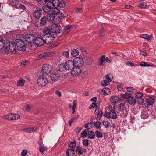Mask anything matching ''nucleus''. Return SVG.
Returning a JSON list of instances; mask_svg holds the SVG:
<instances>
[{
	"label": "nucleus",
	"instance_id": "nucleus-1",
	"mask_svg": "<svg viewBox=\"0 0 156 156\" xmlns=\"http://www.w3.org/2000/svg\"><path fill=\"white\" fill-rule=\"evenodd\" d=\"M65 16L61 14L59 16H55L52 22L53 24L51 26V29H61L62 28L58 23L60 22L61 20L63 19Z\"/></svg>",
	"mask_w": 156,
	"mask_h": 156
},
{
	"label": "nucleus",
	"instance_id": "nucleus-2",
	"mask_svg": "<svg viewBox=\"0 0 156 156\" xmlns=\"http://www.w3.org/2000/svg\"><path fill=\"white\" fill-rule=\"evenodd\" d=\"M15 44L17 50L23 51L25 50L26 46L24 41L21 39H17L15 41Z\"/></svg>",
	"mask_w": 156,
	"mask_h": 156
},
{
	"label": "nucleus",
	"instance_id": "nucleus-3",
	"mask_svg": "<svg viewBox=\"0 0 156 156\" xmlns=\"http://www.w3.org/2000/svg\"><path fill=\"white\" fill-rule=\"evenodd\" d=\"M7 44H8V46L5 47V52L9 51V50L13 53L15 54L16 52V47L15 46V42H8Z\"/></svg>",
	"mask_w": 156,
	"mask_h": 156
},
{
	"label": "nucleus",
	"instance_id": "nucleus-4",
	"mask_svg": "<svg viewBox=\"0 0 156 156\" xmlns=\"http://www.w3.org/2000/svg\"><path fill=\"white\" fill-rule=\"evenodd\" d=\"M61 30H43L44 32H46L47 34L49 36L54 39L57 37V34L60 33Z\"/></svg>",
	"mask_w": 156,
	"mask_h": 156
},
{
	"label": "nucleus",
	"instance_id": "nucleus-5",
	"mask_svg": "<svg viewBox=\"0 0 156 156\" xmlns=\"http://www.w3.org/2000/svg\"><path fill=\"white\" fill-rule=\"evenodd\" d=\"M37 83L40 86H44L48 83L47 78L44 76L43 75H41L37 79Z\"/></svg>",
	"mask_w": 156,
	"mask_h": 156
},
{
	"label": "nucleus",
	"instance_id": "nucleus-6",
	"mask_svg": "<svg viewBox=\"0 0 156 156\" xmlns=\"http://www.w3.org/2000/svg\"><path fill=\"white\" fill-rule=\"evenodd\" d=\"M119 113L121 116L123 117H126L128 113L129 110L126 109L124 105L121 104L119 108Z\"/></svg>",
	"mask_w": 156,
	"mask_h": 156
},
{
	"label": "nucleus",
	"instance_id": "nucleus-7",
	"mask_svg": "<svg viewBox=\"0 0 156 156\" xmlns=\"http://www.w3.org/2000/svg\"><path fill=\"white\" fill-rule=\"evenodd\" d=\"M73 62H74V66L80 67H82L84 64L83 59L79 57L75 58Z\"/></svg>",
	"mask_w": 156,
	"mask_h": 156
},
{
	"label": "nucleus",
	"instance_id": "nucleus-8",
	"mask_svg": "<svg viewBox=\"0 0 156 156\" xmlns=\"http://www.w3.org/2000/svg\"><path fill=\"white\" fill-rule=\"evenodd\" d=\"M42 70L43 74H48L52 70L51 66L48 64H45L42 67Z\"/></svg>",
	"mask_w": 156,
	"mask_h": 156
},
{
	"label": "nucleus",
	"instance_id": "nucleus-9",
	"mask_svg": "<svg viewBox=\"0 0 156 156\" xmlns=\"http://www.w3.org/2000/svg\"><path fill=\"white\" fill-rule=\"evenodd\" d=\"M35 38L34 36L32 34H27L25 37L26 42L30 44H33L34 43Z\"/></svg>",
	"mask_w": 156,
	"mask_h": 156
},
{
	"label": "nucleus",
	"instance_id": "nucleus-10",
	"mask_svg": "<svg viewBox=\"0 0 156 156\" xmlns=\"http://www.w3.org/2000/svg\"><path fill=\"white\" fill-rule=\"evenodd\" d=\"M66 70H72L74 66V62L71 60L66 61L64 64Z\"/></svg>",
	"mask_w": 156,
	"mask_h": 156
},
{
	"label": "nucleus",
	"instance_id": "nucleus-11",
	"mask_svg": "<svg viewBox=\"0 0 156 156\" xmlns=\"http://www.w3.org/2000/svg\"><path fill=\"white\" fill-rule=\"evenodd\" d=\"M43 32L44 34V35L43 36V39L44 41V43L49 44L51 43L54 39L46 34V31H43Z\"/></svg>",
	"mask_w": 156,
	"mask_h": 156
},
{
	"label": "nucleus",
	"instance_id": "nucleus-12",
	"mask_svg": "<svg viewBox=\"0 0 156 156\" xmlns=\"http://www.w3.org/2000/svg\"><path fill=\"white\" fill-rule=\"evenodd\" d=\"M80 68L74 66L71 71L72 74L74 76H78L81 73Z\"/></svg>",
	"mask_w": 156,
	"mask_h": 156
},
{
	"label": "nucleus",
	"instance_id": "nucleus-13",
	"mask_svg": "<svg viewBox=\"0 0 156 156\" xmlns=\"http://www.w3.org/2000/svg\"><path fill=\"white\" fill-rule=\"evenodd\" d=\"M104 115L107 118L109 117L113 119H115L117 118L116 113L113 110L110 111L109 113H105L104 114Z\"/></svg>",
	"mask_w": 156,
	"mask_h": 156
},
{
	"label": "nucleus",
	"instance_id": "nucleus-14",
	"mask_svg": "<svg viewBox=\"0 0 156 156\" xmlns=\"http://www.w3.org/2000/svg\"><path fill=\"white\" fill-rule=\"evenodd\" d=\"M44 44V41L43 39V37L41 38L40 37L35 38L34 44H35L38 46H41Z\"/></svg>",
	"mask_w": 156,
	"mask_h": 156
},
{
	"label": "nucleus",
	"instance_id": "nucleus-15",
	"mask_svg": "<svg viewBox=\"0 0 156 156\" xmlns=\"http://www.w3.org/2000/svg\"><path fill=\"white\" fill-rule=\"evenodd\" d=\"M52 6L48 2L47 4L44 5L42 7L43 11L45 12H49L51 10Z\"/></svg>",
	"mask_w": 156,
	"mask_h": 156
},
{
	"label": "nucleus",
	"instance_id": "nucleus-16",
	"mask_svg": "<svg viewBox=\"0 0 156 156\" xmlns=\"http://www.w3.org/2000/svg\"><path fill=\"white\" fill-rule=\"evenodd\" d=\"M42 11L41 9H38L35 10L33 13V15L36 19H38L41 15Z\"/></svg>",
	"mask_w": 156,
	"mask_h": 156
},
{
	"label": "nucleus",
	"instance_id": "nucleus-17",
	"mask_svg": "<svg viewBox=\"0 0 156 156\" xmlns=\"http://www.w3.org/2000/svg\"><path fill=\"white\" fill-rule=\"evenodd\" d=\"M75 151L77 152L80 154L81 155L83 154V152L86 151V150L85 148H83L79 146H77Z\"/></svg>",
	"mask_w": 156,
	"mask_h": 156
},
{
	"label": "nucleus",
	"instance_id": "nucleus-18",
	"mask_svg": "<svg viewBox=\"0 0 156 156\" xmlns=\"http://www.w3.org/2000/svg\"><path fill=\"white\" fill-rule=\"evenodd\" d=\"M48 2L52 7H58L59 1V0H51V1L49 2Z\"/></svg>",
	"mask_w": 156,
	"mask_h": 156
},
{
	"label": "nucleus",
	"instance_id": "nucleus-19",
	"mask_svg": "<svg viewBox=\"0 0 156 156\" xmlns=\"http://www.w3.org/2000/svg\"><path fill=\"white\" fill-rule=\"evenodd\" d=\"M89 132V130L88 128H86L84 131H83L80 134L82 137L83 138H86L88 136V133Z\"/></svg>",
	"mask_w": 156,
	"mask_h": 156
},
{
	"label": "nucleus",
	"instance_id": "nucleus-20",
	"mask_svg": "<svg viewBox=\"0 0 156 156\" xmlns=\"http://www.w3.org/2000/svg\"><path fill=\"white\" fill-rule=\"evenodd\" d=\"M135 98L137 99H140L141 100V103H143L144 101V99H143L142 98L143 96L142 94L140 92H137L135 94Z\"/></svg>",
	"mask_w": 156,
	"mask_h": 156
},
{
	"label": "nucleus",
	"instance_id": "nucleus-21",
	"mask_svg": "<svg viewBox=\"0 0 156 156\" xmlns=\"http://www.w3.org/2000/svg\"><path fill=\"white\" fill-rule=\"evenodd\" d=\"M58 69L59 72H62L66 70L65 65L64 64H60L58 66Z\"/></svg>",
	"mask_w": 156,
	"mask_h": 156
},
{
	"label": "nucleus",
	"instance_id": "nucleus-22",
	"mask_svg": "<svg viewBox=\"0 0 156 156\" xmlns=\"http://www.w3.org/2000/svg\"><path fill=\"white\" fill-rule=\"evenodd\" d=\"M75 150L73 149H68L66 151V155L67 156H73L75 154Z\"/></svg>",
	"mask_w": 156,
	"mask_h": 156
},
{
	"label": "nucleus",
	"instance_id": "nucleus-23",
	"mask_svg": "<svg viewBox=\"0 0 156 156\" xmlns=\"http://www.w3.org/2000/svg\"><path fill=\"white\" fill-rule=\"evenodd\" d=\"M146 102L147 105H152L154 103V101L152 98L150 97L146 98Z\"/></svg>",
	"mask_w": 156,
	"mask_h": 156
},
{
	"label": "nucleus",
	"instance_id": "nucleus-24",
	"mask_svg": "<svg viewBox=\"0 0 156 156\" xmlns=\"http://www.w3.org/2000/svg\"><path fill=\"white\" fill-rule=\"evenodd\" d=\"M105 55H103L101 56L99 58V61H100V62L99 63L98 65L100 66H101L105 64Z\"/></svg>",
	"mask_w": 156,
	"mask_h": 156
},
{
	"label": "nucleus",
	"instance_id": "nucleus-25",
	"mask_svg": "<svg viewBox=\"0 0 156 156\" xmlns=\"http://www.w3.org/2000/svg\"><path fill=\"white\" fill-rule=\"evenodd\" d=\"M128 103L130 105H134L136 103L135 99L133 97L131 96L128 100Z\"/></svg>",
	"mask_w": 156,
	"mask_h": 156
},
{
	"label": "nucleus",
	"instance_id": "nucleus-26",
	"mask_svg": "<svg viewBox=\"0 0 156 156\" xmlns=\"http://www.w3.org/2000/svg\"><path fill=\"white\" fill-rule=\"evenodd\" d=\"M11 120H15L19 119L20 116L19 115L15 114L10 113Z\"/></svg>",
	"mask_w": 156,
	"mask_h": 156
},
{
	"label": "nucleus",
	"instance_id": "nucleus-27",
	"mask_svg": "<svg viewBox=\"0 0 156 156\" xmlns=\"http://www.w3.org/2000/svg\"><path fill=\"white\" fill-rule=\"evenodd\" d=\"M44 58H46L48 57L52 56L54 55V53L52 52H45L42 53Z\"/></svg>",
	"mask_w": 156,
	"mask_h": 156
},
{
	"label": "nucleus",
	"instance_id": "nucleus-28",
	"mask_svg": "<svg viewBox=\"0 0 156 156\" xmlns=\"http://www.w3.org/2000/svg\"><path fill=\"white\" fill-rule=\"evenodd\" d=\"M140 37L142 38L145 39L149 41H151V36L148 34H142L140 35Z\"/></svg>",
	"mask_w": 156,
	"mask_h": 156
},
{
	"label": "nucleus",
	"instance_id": "nucleus-29",
	"mask_svg": "<svg viewBox=\"0 0 156 156\" xmlns=\"http://www.w3.org/2000/svg\"><path fill=\"white\" fill-rule=\"evenodd\" d=\"M25 80L23 78H21L17 82V85L18 86H23Z\"/></svg>",
	"mask_w": 156,
	"mask_h": 156
},
{
	"label": "nucleus",
	"instance_id": "nucleus-30",
	"mask_svg": "<svg viewBox=\"0 0 156 156\" xmlns=\"http://www.w3.org/2000/svg\"><path fill=\"white\" fill-rule=\"evenodd\" d=\"M118 97L116 96H112L110 98V101L112 103L115 104L118 101Z\"/></svg>",
	"mask_w": 156,
	"mask_h": 156
},
{
	"label": "nucleus",
	"instance_id": "nucleus-31",
	"mask_svg": "<svg viewBox=\"0 0 156 156\" xmlns=\"http://www.w3.org/2000/svg\"><path fill=\"white\" fill-rule=\"evenodd\" d=\"M5 43L4 40L2 38L0 37V49L5 48V47H6Z\"/></svg>",
	"mask_w": 156,
	"mask_h": 156
},
{
	"label": "nucleus",
	"instance_id": "nucleus-32",
	"mask_svg": "<svg viewBox=\"0 0 156 156\" xmlns=\"http://www.w3.org/2000/svg\"><path fill=\"white\" fill-rule=\"evenodd\" d=\"M71 54L72 56L73 57H76L79 55V52L77 50L74 49L72 51Z\"/></svg>",
	"mask_w": 156,
	"mask_h": 156
},
{
	"label": "nucleus",
	"instance_id": "nucleus-33",
	"mask_svg": "<svg viewBox=\"0 0 156 156\" xmlns=\"http://www.w3.org/2000/svg\"><path fill=\"white\" fill-rule=\"evenodd\" d=\"M58 76L55 73L51 74V80L54 81L58 80Z\"/></svg>",
	"mask_w": 156,
	"mask_h": 156
},
{
	"label": "nucleus",
	"instance_id": "nucleus-34",
	"mask_svg": "<svg viewBox=\"0 0 156 156\" xmlns=\"http://www.w3.org/2000/svg\"><path fill=\"white\" fill-rule=\"evenodd\" d=\"M79 117V115H76V116L72 118L68 122L69 123V126H71V124L75 122L76 120L78 119Z\"/></svg>",
	"mask_w": 156,
	"mask_h": 156
},
{
	"label": "nucleus",
	"instance_id": "nucleus-35",
	"mask_svg": "<svg viewBox=\"0 0 156 156\" xmlns=\"http://www.w3.org/2000/svg\"><path fill=\"white\" fill-rule=\"evenodd\" d=\"M88 138L90 139H93L95 138V133L93 131L89 132L88 134Z\"/></svg>",
	"mask_w": 156,
	"mask_h": 156
},
{
	"label": "nucleus",
	"instance_id": "nucleus-36",
	"mask_svg": "<svg viewBox=\"0 0 156 156\" xmlns=\"http://www.w3.org/2000/svg\"><path fill=\"white\" fill-rule=\"evenodd\" d=\"M51 12L52 14H53L54 15H58L60 13V10L56 7L53 8L52 9Z\"/></svg>",
	"mask_w": 156,
	"mask_h": 156
},
{
	"label": "nucleus",
	"instance_id": "nucleus-37",
	"mask_svg": "<svg viewBox=\"0 0 156 156\" xmlns=\"http://www.w3.org/2000/svg\"><path fill=\"white\" fill-rule=\"evenodd\" d=\"M93 125L94 126L98 129L100 130L101 128V122L99 121H97L95 122H94Z\"/></svg>",
	"mask_w": 156,
	"mask_h": 156
},
{
	"label": "nucleus",
	"instance_id": "nucleus-38",
	"mask_svg": "<svg viewBox=\"0 0 156 156\" xmlns=\"http://www.w3.org/2000/svg\"><path fill=\"white\" fill-rule=\"evenodd\" d=\"M95 136H96L97 138H101L103 137L102 134L98 130H97L95 132Z\"/></svg>",
	"mask_w": 156,
	"mask_h": 156
},
{
	"label": "nucleus",
	"instance_id": "nucleus-39",
	"mask_svg": "<svg viewBox=\"0 0 156 156\" xmlns=\"http://www.w3.org/2000/svg\"><path fill=\"white\" fill-rule=\"evenodd\" d=\"M110 81L108 80H107L104 78V80L101 82V83L102 86H105L108 85L110 84Z\"/></svg>",
	"mask_w": 156,
	"mask_h": 156
},
{
	"label": "nucleus",
	"instance_id": "nucleus-40",
	"mask_svg": "<svg viewBox=\"0 0 156 156\" xmlns=\"http://www.w3.org/2000/svg\"><path fill=\"white\" fill-rule=\"evenodd\" d=\"M76 144L75 141H74L68 143V146L69 147L73 148H74L76 146Z\"/></svg>",
	"mask_w": 156,
	"mask_h": 156
},
{
	"label": "nucleus",
	"instance_id": "nucleus-41",
	"mask_svg": "<svg viewBox=\"0 0 156 156\" xmlns=\"http://www.w3.org/2000/svg\"><path fill=\"white\" fill-rule=\"evenodd\" d=\"M55 17V15L53 14L50 13L48 15L47 18L49 20L52 21Z\"/></svg>",
	"mask_w": 156,
	"mask_h": 156
},
{
	"label": "nucleus",
	"instance_id": "nucleus-42",
	"mask_svg": "<svg viewBox=\"0 0 156 156\" xmlns=\"http://www.w3.org/2000/svg\"><path fill=\"white\" fill-rule=\"evenodd\" d=\"M93 62V59L92 58L88 57L85 60V62L88 65H90Z\"/></svg>",
	"mask_w": 156,
	"mask_h": 156
},
{
	"label": "nucleus",
	"instance_id": "nucleus-43",
	"mask_svg": "<svg viewBox=\"0 0 156 156\" xmlns=\"http://www.w3.org/2000/svg\"><path fill=\"white\" fill-rule=\"evenodd\" d=\"M103 94L104 95H108L110 93L109 89L107 88H103Z\"/></svg>",
	"mask_w": 156,
	"mask_h": 156
},
{
	"label": "nucleus",
	"instance_id": "nucleus-44",
	"mask_svg": "<svg viewBox=\"0 0 156 156\" xmlns=\"http://www.w3.org/2000/svg\"><path fill=\"white\" fill-rule=\"evenodd\" d=\"M76 101L75 100L73 101L72 106V113L74 114L75 112L76 108Z\"/></svg>",
	"mask_w": 156,
	"mask_h": 156
},
{
	"label": "nucleus",
	"instance_id": "nucleus-45",
	"mask_svg": "<svg viewBox=\"0 0 156 156\" xmlns=\"http://www.w3.org/2000/svg\"><path fill=\"white\" fill-rule=\"evenodd\" d=\"M103 125L106 128H108L110 126V122L107 120H104L103 122Z\"/></svg>",
	"mask_w": 156,
	"mask_h": 156
},
{
	"label": "nucleus",
	"instance_id": "nucleus-46",
	"mask_svg": "<svg viewBox=\"0 0 156 156\" xmlns=\"http://www.w3.org/2000/svg\"><path fill=\"white\" fill-rule=\"evenodd\" d=\"M103 115L102 111L101 110H100L99 111L98 113V114L97 120H99L102 117Z\"/></svg>",
	"mask_w": 156,
	"mask_h": 156
},
{
	"label": "nucleus",
	"instance_id": "nucleus-47",
	"mask_svg": "<svg viewBox=\"0 0 156 156\" xmlns=\"http://www.w3.org/2000/svg\"><path fill=\"white\" fill-rule=\"evenodd\" d=\"M131 95L130 93H126L124 94H123L122 95V97L124 99H128L131 96Z\"/></svg>",
	"mask_w": 156,
	"mask_h": 156
},
{
	"label": "nucleus",
	"instance_id": "nucleus-48",
	"mask_svg": "<svg viewBox=\"0 0 156 156\" xmlns=\"http://www.w3.org/2000/svg\"><path fill=\"white\" fill-rule=\"evenodd\" d=\"M112 75L111 74H107L106 75L105 77H104V78L107 80H108L110 82L112 81V78H111V76H112Z\"/></svg>",
	"mask_w": 156,
	"mask_h": 156
},
{
	"label": "nucleus",
	"instance_id": "nucleus-49",
	"mask_svg": "<svg viewBox=\"0 0 156 156\" xmlns=\"http://www.w3.org/2000/svg\"><path fill=\"white\" fill-rule=\"evenodd\" d=\"M66 29H69L71 28H75L76 29L77 28L76 27V25L74 24L73 25H67L66 26Z\"/></svg>",
	"mask_w": 156,
	"mask_h": 156
},
{
	"label": "nucleus",
	"instance_id": "nucleus-50",
	"mask_svg": "<svg viewBox=\"0 0 156 156\" xmlns=\"http://www.w3.org/2000/svg\"><path fill=\"white\" fill-rule=\"evenodd\" d=\"M66 5L65 2L64 1H62L59 2V5L58 7H60L61 8H63Z\"/></svg>",
	"mask_w": 156,
	"mask_h": 156
},
{
	"label": "nucleus",
	"instance_id": "nucleus-51",
	"mask_svg": "<svg viewBox=\"0 0 156 156\" xmlns=\"http://www.w3.org/2000/svg\"><path fill=\"white\" fill-rule=\"evenodd\" d=\"M10 116V113H9L6 114V115L3 116L2 117V118L4 119L8 120H11Z\"/></svg>",
	"mask_w": 156,
	"mask_h": 156
},
{
	"label": "nucleus",
	"instance_id": "nucleus-52",
	"mask_svg": "<svg viewBox=\"0 0 156 156\" xmlns=\"http://www.w3.org/2000/svg\"><path fill=\"white\" fill-rule=\"evenodd\" d=\"M140 66H144V67H150L151 66L148 64L146 62H142L140 64Z\"/></svg>",
	"mask_w": 156,
	"mask_h": 156
},
{
	"label": "nucleus",
	"instance_id": "nucleus-53",
	"mask_svg": "<svg viewBox=\"0 0 156 156\" xmlns=\"http://www.w3.org/2000/svg\"><path fill=\"white\" fill-rule=\"evenodd\" d=\"M41 24L42 25H45L46 23V19L45 17H43L41 19Z\"/></svg>",
	"mask_w": 156,
	"mask_h": 156
},
{
	"label": "nucleus",
	"instance_id": "nucleus-54",
	"mask_svg": "<svg viewBox=\"0 0 156 156\" xmlns=\"http://www.w3.org/2000/svg\"><path fill=\"white\" fill-rule=\"evenodd\" d=\"M141 117L144 119H145L147 118L148 117V114H147V113L146 112H144L143 113H142L141 114Z\"/></svg>",
	"mask_w": 156,
	"mask_h": 156
},
{
	"label": "nucleus",
	"instance_id": "nucleus-55",
	"mask_svg": "<svg viewBox=\"0 0 156 156\" xmlns=\"http://www.w3.org/2000/svg\"><path fill=\"white\" fill-rule=\"evenodd\" d=\"M138 7L142 9H143L147 8V6L146 4L144 3H142L139 5Z\"/></svg>",
	"mask_w": 156,
	"mask_h": 156
},
{
	"label": "nucleus",
	"instance_id": "nucleus-56",
	"mask_svg": "<svg viewBox=\"0 0 156 156\" xmlns=\"http://www.w3.org/2000/svg\"><path fill=\"white\" fill-rule=\"evenodd\" d=\"M89 140L87 139H84L83 140V144L85 146H87L88 145Z\"/></svg>",
	"mask_w": 156,
	"mask_h": 156
},
{
	"label": "nucleus",
	"instance_id": "nucleus-57",
	"mask_svg": "<svg viewBox=\"0 0 156 156\" xmlns=\"http://www.w3.org/2000/svg\"><path fill=\"white\" fill-rule=\"evenodd\" d=\"M39 151H45L47 150V148L44 146L40 145V146Z\"/></svg>",
	"mask_w": 156,
	"mask_h": 156
},
{
	"label": "nucleus",
	"instance_id": "nucleus-58",
	"mask_svg": "<svg viewBox=\"0 0 156 156\" xmlns=\"http://www.w3.org/2000/svg\"><path fill=\"white\" fill-rule=\"evenodd\" d=\"M27 154V150H23L21 152V155L22 156H26Z\"/></svg>",
	"mask_w": 156,
	"mask_h": 156
},
{
	"label": "nucleus",
	"instance_id": "nucleus-59",
	"mask_svg": "<svg viewBox=\"0 0 156 156\" xmlns=\"http://www.w3.org/2000/svg\"><path fill=\"white\" fill-rule=\"evenodd\" d=\"M24 132L28 133H32L33 131L31 130V128H27L23 129Z\"/></svg>",
	"mask_w": 156,
	"mask_h": 156
},
{
	"label": "nucleus",
	"instance_id": "nucleus-60",
	"mask_svg": "<svg viewBox=\"0 0 156 156\" xmlns=\"http://www.w3.org/2000/svg\"><path fill=\"white\" fill-rule=\"evenodd\" d=\"M126 90L128 92H133L134 90V88L132 87H127Z\"/></svg>",
	"mask_w": 156,
	"mask_h": 156
},
{
	"label": "nucleus",
	"instance_id": "nucleus-61",
	"mask_svg": "<svg viewBox=\"0 0 156 156\" xmlns=\"http://www.w3.org/2000/svg\"><path fill=\"white\" fill-rule=\"evenodd\" d=\"M62 54L63 55L65 56L67 58L69 57V51H63Z\"/></svg>",
	"mask_w": 156,
	"mask_h": 156
},
{
	"label": "nucleus",
	"instance_id": "nucleus-62",
	"mask_svg": "<svg viewBox=\"0 0 156 156\" xmlns=\"http://www.w3.org/2000/svg\"><path fill=\"white\" fill-rule=\"evenodd\" d=\"M96 106L97 105L96 104L93 102L90 105L89 107V108L90 109H92L94 108L95 107H96Z\"/></svg>",
	"mask_w": 156,
	"mask_h": 156
},
{
	"label": "nucleus",
	"instance_id": "nucleus-63",
	"mask_svg": "<svg viewBox=\"0 0 156 156\" xmlns=\"http://www.w3.org/2000/svg\"><path fill=\"white\" fill-rule=\"evenodd\" d=\"M82 129V128L80 127H77L76 129V133L78 134L80 132Z\"/></svg>",
	"mask_w": 156,
	"mask_h": 156
},
{
	"label": "nucleus",
	"instance_id": "nucleus-64",
	"mask_svg": "<svg viewBox=\"0 0 156 156\" xmlns=\"http://www.w3.org/2000/svg\"><path fill=\"white\" fill-rule=\"evenodd\" d=\"M32 105H28L25 108L26 110L27 111H29L30 110V109L32 107Z\"/></svg>",
	"mask_w": 156,
	"mask_h": 156
}]
</instances>
